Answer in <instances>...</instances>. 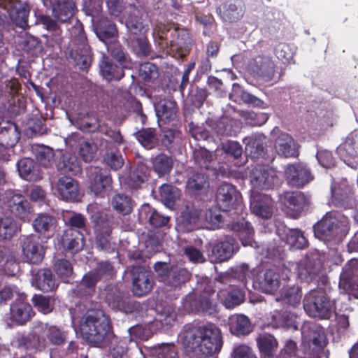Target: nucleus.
Segmentation results:
<instances>
[{
    "label": "nucleus",
    "instance_id": "nucleus-1",
    "mask_svg": "<svg viewBox=\"0 0 358 358\" xmlns=\"http://www.w3.org/2000/svg\"><path fill=\"white\" fill-rule=\"evenodd\" d=\"M182 341L186 348L206 357L219 352L223 345L221 331L213 323L188 327L182 334Z\"/></svg>",
    "mask_w": 358,
    "mask_h": 358
},
{
    "label": "nucleus",
    "instance_id": "nucleus-2",
    "mask_svg": "<svg viewBox=\"0 0 358 358\" xmlns=\"http://www.w3.org/2000/svg\"><path fill=\"white\" fill-rule=\"evenodd\" d=\"M80 331L87 343L102 347L108 343L112 333L110 318L101 309L88 310L82 317Z\"/></svg>",
    "mask_w": 358,
    "mask_h": 358
},
{
    "label": "nucleus",
    "instance_id": "nucleus-3",
    "mask_svg": "<svg viewBox=\"0 0 358 358\" xmlns=\"http://www.w3.org/2000/svg\"><path fill=\"white\" fill-rule=\"evenodd\" d=\"M157 38L162 48L173 58L183 59L189 52L192 38L187 29L162 24L157 31Z\"/></svg>",
    "mask_w": 358,
    "mask_h": 358
},
{
    "label": "nucleus",
    "instance_id": "nucleus-4",
    "mask_svg": "<svg viewBox=\"0 0 358 358\" xmlns=\"http://www.w3.org/2000/svg\"><path fill=\"white\" fill-rule=\"evenodd\" d=\"M66 341V334L59 327L41 322L30 334L21 338L20 344L27 350L41 351L49 345H63Z\"/></svg>",
    "mask_w": 358,
    "mask_h": 358
},
{
    "label": "nucleus",
    "instance_id": "nucleus-5",
    "mask_svg": "<svg viewBox=\"0 0 358 358\" xmlns=\"http://www.w3.org/2000/svg\"><path fill=\"white\" fill-rule=\"evenodd\" d=\"M328 287H317L305 296L303 308L309 316L329 320L335 312V301L331 300L327 293Z\"/></svg>",
    "mask_w": 358,
    "mask_h": 358
},
{
    "label": "nucleus",
    "instance_id": "nucleus-6",
    "mask_svg": "<svg viewBox=\"0 0 358 358\" xmlns=\"http://www.w3.org/2000/svg\"><path fill=\"white\" fill-rule=\"evenodd\" d=\"M315 236L324 241H336L348 231L347 218L334 213H327L314 225Z\"/></svg>",
    "mask_w": 358,
    "mask_h": 358
},
{
    "label": "nucleus",
    "instance_id": "nucleus-7",
    "mask_svg": "<svg viewBox=\"0 0 358 358\" xmlns=\"http://www.w3.org/2000/svg\"><path fill=\"white\" fill-rule=\"evenodd\" d=\"M215 282H208L206 284L199 295L196 293L187 294L183 299V307L189 312L194 313L212 314L216 311L217 303Z\"/></svg>",
    "mask_w": 358,
    "mask_h": 358
},
{
    "label": "nucleus",
    "instance_id": "nucleus-8",
    "mask_svg": "<svg viewBox=\"0 0 358 358\" xmlns=\"http://www.w3.org/2000/svg\"><path fill=\"white\" fill-rule=\"evenodd\" d=\"M73 31L74 36L69 46V57L80 69L87 71L91 65L92 58L88 51L85 32L82 25L75 27Z\"/></svg>",
    "mask_w": 358,
    "mask_h": 358
},
{
    "label": "nucleus",
    "instance_id": "nucleus-9",
    "mask_svg": "<svg viewBox=\"0 0 358 358\" xmlns=\"http://www.w3.org/2000/svg\"><path fill=\"white\" fill-rule=\"evenodd\" d=\"M241 194L236 187L228 182H222L217 189L215 201L222 211L232 209L242 210Z\"/></svg>",
    "mask_w": 358,
    "mask_h": 358
},
{
    "label": "nucleus",
    "instance_id": "nucleus-10",
    "mask_svg": "<svg viewBox=\"0 0 358 358\" xmlns=\"http://www.w3.org/2000/svg\"><path fill=\"white\" fill-rule=\"evenodd\" d=\"M320 266L315 260L306 258L297 266L298 278L307 283L315 282L317 287H327L329 285L328 277L320 274Z\"/></svg>",
    "mask_w": 358,
    "mask_h": 358
},
{
    "label": "nucleus",
    "instance_id": "nucleus-11",
    "mask_svg": "<svg viewBox=\"0 0 358 358\" xmlns=\"http://www.w3.org/2000/svg\"><path fill=\"white\" fill-rule=\"evenodd\" d=\"M246 10L243 0H225L216 7L215 12L224 22L235 23L240 21Z\"/></svg>",
    "mask_w": 358,
    "mask_h": 358
},
{
    "label": "nucleus",
    "instance_id": "nucleus-12",
    "mask_svg": "<svg viewBox=\"0 0 358 358\" xmlns=\"http://www.w3.org/2000/svg\"><path fill=\"white\" fill-rule=\"evenodd\" d=\"M0 8L6 10L13 23L23 29L28 26L29 8L20 1L0 0Z\"/></svg>",
    "mask_w": 358,
    "mask_h": 358
},
{
    "label": "nucleus",
    "instance_id": "nucleus-13",
    "mask_svg": "<svg viewBox=\"0 0 358 358\" xmlns=\"http://www.w3.org/2000/svg\"><path fill=\"white\" fill-rule=\"evenodd\" d=\"M131 274L132 292L135 296H143L152 290L154 280L150 271L143 266H135L132 267Z\"/></svg>",
    "mask_w": 358,
    "mask_h": 358
},
{
    "label": "nucleus",
    "instance_id": "nucleus-14",
    "mask_svg": "<svg viewBox=\"0 0 358 358\" xmlns=\"http://www.w3.org/2000/svg\"><path fill=\"white\" fill-rule=\"evenodd\" d=\"M280 273L273 269L258 271L253 278V285L262 292L273 294L280 286Z\"/></svg>",
    "mask_w": 358,
    "mask_h": 358
},
{
    "label": "nucleus",
    "instance_id": "nucleus-15",
    "mask_svg": "<svg viewBox=\"0 0 358 358\" xmlns=\"http://www.w3.org/2000/svg\"><path fill=\"white\" fill-rule=\"evenodd\" d=\"M250 182L255 188L272 189L278 177L274 170L268 166L257 164L250 171Z\"/></svg>",
    "mask_w": 358,
    "mask_h": 358
},
{
    "label": "nucleus",
    "instance_id": "nucleus-16",
    "mask_svg": "<svg viewBox=\"0 0 358 358\" xmlns=\"http://www.w3.org/2000/svg\"><path fill=\"white\" fill-rule=\"evenodd\" d=\"M284 206L292 211V216L297 217L310 205V195L301 191L286 192L282 195Z\"/></svg>",
    "mask_w": 358,
    "mask_h": 358
},
{
    "label": "nucleus",
    "instance_id": "nucleus-17",
    "mask_svg": "<svg viewBox=\"0 0 358 358\" xmlns=\"http://www.w3.org/2000/svg\"><path fill=\"white\" fill-rule=\"evenodd\" d=\"M248 70L254 77L270 81L275 74V64L270 57L257 55L250 60Z\"/></svg>",
    "mask_w": 358,
    "mask_h": 358
},
{
    "label": "nucleus",
    "instance_id": "nucleus-18",
    "mask_svg": "<svg viewBox=\"0 0 358 358\" xmlns=\"http://www.w3.org/2000/svg\"><path fill=\"white\" fill-rule=\"evenodd\" d=\"M285 176L289 185L299 188L313 179L310 170L301 163L288 164L285 170Z\"/></svg>",
    "mask_w": 358,
    "mask_h": 358
},
{
    "label": "nucleus",
    "instance_id": "nucleus-19",
    "mask_svg": "<svg viewBox=\"0 0 358 358\" xmlns=\"http://www.w3.org/2000/svg\"><path fill=\"white\" fill-rule=\"evenodd\" d=\"M58 197L68 202H78L81 200L78 182L69 176L60 177L57 182Z\"/></svg>",
    "mask_w": 358,
    "mask_h": 358
},
{
    "label": "nucleus",
    "instance_id": "nucleus-20",
    "mask_svg": "<svg viewBox=\"0 0 358 358\" xmlns=\"http://www.w3.org/2000/svg\"><path fill=\"white\" fill-rule=\"evenodd\" d=\"M23 255L27 260L33 264H38L44 259L45 249L35 236H27L22 244Z\"/></svg>",
    "mask_w": 358,
    "mask_h": 358
},
{
    "label": "nucleus",
    "instance_id": "nucleus-21",
    "mask_svg": "<svg viewBox=\"0 0 358 358\" xmlns=\"http://www.w3.org/2000/svg\"><path fill=\"white\" fill-rule=\"evenodd\" d=\"M127 9L128 13L124 15L125 25L129 31V38L146 34L148 27L144 24L142 17L138 15L139 10L137 6L134 4H128Z\"/></svg>",
    "mask_w": 358,
    "mask_h": 358
},
{
    "label": "nucleus",
    "instance_id": "nucleus-22",
    "mask_svg": "<svg viewBox=\"0 0 358 358\" xmlns=\"http://www.w3.org/2000/svg\"><path fill=\"white\" fill-rule=\"evenodd\" d=\"M113 180L110 171L106 169H99L94 172L91 180L90 189L96 196L104 197L112 187Z\"/></svg>",
    "mask_w": 358,
    "mask_h": 358
},
{
    "label": "nucleus",
    "instance_id": "nucleus-23",
    "mask_svg": "<svg viewBox=\"0 0 358 358\" xmlns=\"http://www.w3.org/2000/svg\"><path fill=\"white\" fill-rule=\"evenodd\" d=\"M358 285V259H352L343 268L340 275L339 287L346 292Z\"/></svg>",
    "mask_w": 358,
    "mask_h": 358
},
{
    "label": "nucleus",
    "instance_id": "nucleus-24",
    "mask_svg": "<svg viewBox=\"0 0 358 358\" xmlns=\"http://www.w3.org/2000/svg\"><path fill=\"white\" fill-rule=\"evenodd\" d=\"M34 315L32 306L22 299H16L10 306V318L17 324H25Z\"/></svg>",
    "mask_w": 358,
    "mask_h": 358
},
{
    "label": "nucleus",
    "instance_id": "nucleus-25",
    "mask_svg": "<svg viewBox=\"0 0 358 358\" xmlns=\"http://www.w3.org/2000/svg\"><path fill=\"white\" fill-rule=\"evenodd\" d=\"M62 241L64 248L73 254L79 252L85 245L83 234L80 231L73 228H68L64 230Z\"/></svg>",
    "mask_w": 358,
    "mask_h": 358
},
{
    "label": "nucleus",
    "instance_id": "nucleus-26",
    "mask_svg": "<svg viewBox=\"0 0 358 358\" xmlns=\"http://www.w3.org/2000/svg\"><path fill=\"white\" fill-rule=\"evenodd\" d=\"M331 203L338 208H350L353 204V194L348 186L341 187L337 184L331 185Z\"/></svg>",
    "mask_w": 358,
    "mask_h": 358
},
{
    "label": "nucleus",
    "instance_id": "nucleus-27",
    "mask_svg": "<svg viewBox=\"0 0 358 358\" xmlns=\"http://www.w3.org/2000/svg\"><path fill=\"white\" fill-rule=\"evenodd\" d=\"M101 76L110 82L119 81L124 76V68L115 64L108 57L103 55L99 64Z\"/></svg>",
    "mask_w": 358,
    "mask_h": 358
},
{
    "label": "nucleus",
    "instance_id": "nucleus-28",
    "mask_svg": "<svg viewBox=\"0 0 358 358\" xmlns=\"http://www.w3.org/2000/svg\"><path fill=\"white\" fill-rule=\"evenodd\" d=\"M34 284L36 288L43 292L55 291L59 285L52 271L48 268L36 271L34 276Z\"/></svg>",
    "mask_w": 358,
    "mask_h": 358
},
{
    "label": "nucleus",
    "instance_id": "nucleus-29",
    "mask_svg": "<svg viewBox=\"0 0 358 358\" xmlns=\"http://www.w3.org/2000/svg\"><path fill=\"white\" fill-rule=\"evenodd\" d=\"M273 201L270 196L259 194L252 196L250 201L252 211L256 215L268 219L273 215Z\"/></svg>",
    "mask_w": 358,
    "mask_h": 358
},
{
    "label": "nucleus",
    "instance_id": "nucleus-30",
    "mask_svg": "<svg viewBox=\"0 0 358 358\" xmlns=\"http://www.w3.org/2000/svg\"><path fill=\"white\" fill-rule=\"evenodd\" d=\"M20 138V131L17 124L10 121L0 122V145L14 147Z\"/></svg>",
    "mask_w": 358,
    "mask_h": 358
},
{
    "label": "nucleus",
    "instance_id": "nucleus-31",
    "mask_svg": "<svg viewBox=\"0 0 358 358\" xmlns=\"http://www.w3.org/2000/svg\"><path fill=\"white\" fill-rule=\"evenodd\" d=\"M216 297L226 308H233L244 301L245 294L230 285L227 289H221Z\"/></svg>",
    "mask_w": 358,
    "mask_h": 358
},
{
    "label": "nucleus",
    "instance_id": "nucleus-32",
    "mask_svg": "<svg viewBox=\"0 0 358 358\" xmlns=\"http://www.w3.org/2000/svg\"><path fill=\"white\" fill-rule=\"evenodd\" d=\"M234 251V239L230 238L213 244L211 246L210 253L208 254V256L211 262H222L230 259Z\"/></svg>",
    "mask_w": 358,
    "mask_h": 358
},
{
    "label": "nucleus",
    "instance_id": "nucleus-33",
    "mask_svg": "<svg viewBox=\"0 0 358 358\" xmlns=\"http://www.w3.org/2000/svg\"><path fill=\"white\" fill-rule=\"evenodd\" d=\"M106 301L113 310L125 313H131L138 308V303L120 294H108Z\"/></svg>",
    "mask_w": 358,
    "mask_h": 358
},
{
    "label": "nucleus",
    "instance_id": "nucleus-34",
    "mask_svg": "<svg viewBox=\"0 0 358 358\" xmlns=\"http://www.w3.org/2000/svg\"><path fill=\"white\" fill-rule=\"evenodd\" d=\"M275 148L278 155L289 158L299 155L293 138L287 133L280 134L275 140Z\"/></svg>",
    "mask_w": 358,
    "mask_h": 358
},
{
    "label": "nucleus",
    "instance_id": "nucleus-35",
    "mask_svg": "<svg viewBox=\"0 0 358 358\" xmlns=\"http://www.w3.org/2000/svg\"><path fill=\"white\" fill-rule=\"evenodd\" d=\"M157 117L164 122H169L176 120L177 117V103L172 99H164L155 106Z\"/></svg>",
    "mask_w": 358,
    "mask_h": 358
},
{
    "label": "nucleus",
    "instance_id": "nucleus-36",
    "mask_svg": "<svg viewBox=\"0 0 358 358\" xmlns=\"http://www.w3.org/2000/svg\"><path fill=\"white\" fill-rule=\"evenodd\" d=\"M231 229L238 233L243 245H252L255 231L251 224L243 217L231 223Z\"/></svg>",
    "mask_w": 358,
    "mask_h": 358
},
{
    "label": "nucleus",
    "instance_id": "nucleus-37",
    "mask_svg": "<svg viewBox=\"0 0 358 358\" xmlns=\"http://www.w3.org/2000/svg\"><path fill=\"white\" fill-rule=\"evenodd\" d=\"M95 234H111L113 221V216L103 213L97 212L91 217Z\"/></svg>",
    "mask_w": 358,
    "mask_h": 358
},
{
    "label": "nucleus",
    "instance_id": "nucleus-38",
    "mask_svg": "<svg viewBox=\"0 0 358 358\" xmlns=\"http://www.w3.org/2000/svg\"><path fill=\"white\" fill-rule=\"evenodd\" d=\"M10 212L16 217L24 219L30 211V204L26 197L22 194H14L8 201Z\"/></svg>",
    "mask_w": 358,
    "mask_h": 358
},
{
    "label": "nucleus",
    "instance_id": "nucleus-39",
    "mask_svg": "<svg viewBox=\"0 0 358 358\" xmlns=\"http://www.w3.org/2000/svg\"><path fill=\"white\" fill-rule=\"evenodd\" d=\"M76 5L72 0L58 1L52 6L53 16L61 22H66L74 14Z\"/></svg>",
    "mask_w": 358,
    "mask_h": 358
},
{
    "label": "nucleus",
    "instance_id": "nucleus-40",
    "mask_svg": "<svg viewBox=\"0 0 358 358\" xmlns=\"http://www.w3.org/2000/svg\"><path fill=\"white\" fill-rule=\"evenodd\" d=\"M95 31L100 40L106 42L117 34L116 25L107 17H101L96 23Z\"/></svg>",
    "mask_w": 358,
    "mask_h": 358
},
{
    "label": "nucleus",
    "instance_id": "nucleus-41",
    "mask_svg": "<svg viewBox=\"0 0 358 358\" xmlns=\"http://www.w3.org/2000/svg\"><path fill=\"white\" fill-rule=\"evenodd\" d=\"M57 169L64 173L76 175L81 170L77 157L71 153L63 154L57 164Z\"/></svg>",
    "mask_w": 358,
    "mask_h": 358
},
{
    "label": "nucleus",
    "instance_id": "nucleus-42",
    "mask_svg": "<svg viewBox=\"0 0 358 358\" xmlns=\"http://www.w3.org/2000/svg\"><path fill=\"white\" fill-rule=\"evenodd\" d=\"M208 186V176L202 172H194L187 179L186 187L189 194H199Z\"/></svg>",
    "mask_w": 358,
    "mask_h": 358
},
{
    "label": "nucleus",
    "instance_id": "nucleus-43",
    "mask_svg": "<svg viewBox=\"0 0 358 358\" xmlns=\"http://www.w3.org/2000/svg\"><path fill=\"white\" fill-rule=\"evenodd\" d=\"M258 348L262 358H274L273 352L278 348V342L271 334H264L257 338Z\"/></svg>",
    "mask_w": 358,
    "mask_h": 358
},
{
    "label": "nucleus",
    "instance_id": "nucleus-44",
    "mask_svg": "<svg viewBox=\"0 0 358 358\" xmlns=\"http://www.w3.org/2000/svg\"><path fill=\"white\" fill-rule=\"evenodd\" d=\"M280 296L285 303L296 307L301 300V288L296 285L284 286L281 290Z\"/></svg>",
    "mask_w": 358,
    "mask_h": 358
},
{
    "label": "nucleus",
    "instance_id": "nucleus-45",
    "mask_svg": "<svg viewBox=\"0 0 358 358\" xmlns=\"http://www.w3.org/2000/svg\"><path fill=\"white\" fill-rule=\"evenodd\" d=\"M152 166L154 171L159 177H162L169 174L171 171L173 166V161L171 157L160 153L152 159Z\"/></svg>",
    "mask_w": 358,
    "mask_h": 358
},
{
    "label": "nucleus",
    "instance_id": "nucleus-46",
    "mask_svg": "<svg viewBox=\"0 0 358 358\" xmlns=\"http://www.w3.org/2000/svg\"><path fill=\"white\" fill-rule=\"evenodd\" d=\"M113 208L122 215H129L133 210L131 198L124 194H115L111 200Z\"/></svg>",
    "mask_w": 358,
    "mask_h": 358
},
{
    "label": "nucleus",
    "instance_id": "nucleus-47",
    "mask_svg": "<svg viewBox=\"0 0 358 358\" xmlns=\"http://www.w3.org/2000/svg\"><path fill=\"white\" fill-rule=\"evenodd\" d=\"M231 332L236 336H245L252 331L249 318L243 315H238L231 321Z\"/></svg>",
    "mask_w": 358,
    "mask_h": 358
},
{
    "label": "nucleus",
    "instance_id": "nucleus-48",
    "mask_svg": "<svg viewBox=\"0 0 358 358\" xmlns=\"http://www.w3.org/2000/svg\"><path fill=\"white\" fill-rule=\"evenodd\" d=\"M190 279V273L186 268L171 266V273L166 283L168 286L172 287H180Z\"/></svg>",
    "mask_w": 358,
    "mask_h": 358
},
{
    "label": "nucleus",
    "instance_id": "nucleus-49",
    "mask_svg": "<svg viewBox=\"0 0 358 358\" xmlns=\"http://www.w3.org/2000/svg\"><path fill=\"white\" fill-rule=\"evenodd\" d=\"M296 315L289 311H278L272 316V322L276 328H291L296 329Z\"/></svg>",
    "mask_w": 358,
    "mask_h": 358
},
{
    "label": "nucleus",
    "instance_id": "nucleus-50",
    "mask_svg": "<svg viewBox=\"0 0 358 358\" xmlns=\"http://www.w3.org/2000/svg\"><path fill=\"white\" fill-rule=\"evenodd\" d=\"M199 215L196 210H187L184 211L179 222V227L185 232L192 231L197 228Z\"/></svg>",
    "mask_w": 358,
    "mask_h": 358
},
{
    "label": "nucleus",
    "instance_id": "nucleus-51",
    "mask_svg": "<svg viewBox=\"0 0 358 358\" xmlns=\"http://www.w3.org/2000/svg\"><path fill=\"white\" fill-rule=\"evenodd\" d=\"M193 158L195 164L200 169L210 170L213 168V155L206 148L195 149L193 152Z\"/></svg>",
    "mask_w": 358,
    "mask_h": 358
},
{
    "label": "nucleus",
    "instance_id": "nucleus-52",
    "mask_svg": "<svg viewBox=\"0 0 358 358\" xmlns=\"http://www.w3.org/2000/svg\"><path fill=\"white\" fill-rule=\"evenodd\" d=\"M140 144L148 150L155 148L157 143L156 131L153 128L142 129L135 133Z\"/></svg>",
    "mask_w": 358,
    "mask_h": 358
},
{
    "label": "nucleus",
    "instance_id": "nucleus-53",
    "mask_svg": "<svg viewBox=\"0 0 358 358\" xmlns=\"http://www.w3.org/2000/svg\"><path fill=\"white\" fill-rule=\"evenodd\" d=\"M56 224L55 218L46 213H41L33 221V227L36 231L45 234Z\"/></svg>",
    "mask_w": 358,
    "mask_h": 358
},
{
    "label": "nucleus",
    "instance_id": "nucleus-54",
    "mask_svg": "<svg viewBox=\"0 0 358 358\" xmlns=\"http://www.w3.org/2000/svg\"><path fill=\"white\" fill-rule=\"evenodd\" d=\"M108 50L111 57L117 60L122 67L124 69L128 68L131 64V59L129 54L120 44H111L108 47Z\"/></svg>",
    "mask_w": 358,
    "mask_h": 358
},
{
    "label": "nucleus",
    "instance_id": "nucleus-55",
    "mask_svg": "<svg viewBox=\"0 0 358 358\" xmlns=\"http://www.w3.org/2000/svg\"><path fill=\"white\" fill-rule=\"evenodd\" d=\"M195 22L203 26V34L210 36L213 34V29L216 27L215 18L212 14H204L201 12L194 13Z\"/></svg>",
    "mask_w": 358,
    "mask_h": 358
},
{
    "label": "nucleus",
    "instance_id": "nucleus-56",
    "mask_svg": "<svg viewBox=\"0 0 358 358\" xmlns=\"http://www.w3.org/2000/svg\"><path fill=\"white\" fill-rule=\"evenodd\" d=\"M101 280L99 276L90 271L84 275L80 285V291L82 294L92 296L95 292L97 282Z\"/></svg>",
    "mask_w": 358,
    "mask_h": 358
},
{
    "label": "nucleus",
    "instance_id": "nucleus-57",
    "mask_svg": "<svg viewBox=\"0 0 358 358\" xmlns=\"http://www.w3.org/2000/svg\"><path fill=\"white\" fill-rule=\"evenodd\" d=\"M286 242L292 247L301 249L308 245V241L303 232L297 229H289L286 232Z\"/></svg>",
    "mask_w": 358,
    "mask_h": 358
},
{
    "label": "nucleus",
    "instance_id": "nucleus-58",
    "mask_svg": "<svg viewBox=\"0 0 358 358\" xmlns=\"http://www.w3.org/2000/svg\"><path fill=\"white\" fill-rule=\"evenodd\" d=\"M34 152L37 162L44 167H48L54 159L53 150L45 145H37L34 148Z\"/></svg>",
    "mask_w": 358,
    "mask_h": 358
},
{
    "label": "nucleus",
    "instance_id": "nucleus-59",
    "mask_svg": "<svg viewBox=\"0 0 358 358\" xmlns=\"http://www.w3.org/2000/svg\"><path fill=\"white\" fill-rule=\"evenodd\" d=\"M16 230L17 225L12 217H0V241L10 240Z\"/></svg>",
    "mask_w": 358,
    "mask_h": 358
},
{
    "label": "nucleus",
    "instance_id": "nucleus-60",
    "mask_svg": "<svg viewBox=\"0 0 358 358\" xmlns=\"http://www.w3.org/2000/svg\"><path fill=\"white\" fill-rule=\"evenodd\" d=\"M132 46L138 55L148 56L150 53L151 46L146 36V34L130 37Z\"/></svg>",
    "mask_w": 358,
    "mask_h": 358
},
{
    "label": "nucleus",
    "instance_id": "nucleus-61",
    "mask_svg": "<svg viewBox=\"0 0 358 358\" xmlns=\"http://www.w3.org/2000/svg\"><path fill=\"white\" fill-rule=\"evenodd\" d=\"M147 180V174L143 171L142 167H138L131 171L127 178L126 183L130 189H137L140 188Z\"/></svg>",
    "mask_w": 358,
    "mask_h": 358
},
{
    "label": "nucleus",
    "instance_id": "nucleus-62",
    "mask_svg": "<svg viewBox=\"0 0 358 358\" xmlns=\"http://www.w3.org/2000/svg\"><path fill=\"white\" fill-rule=\"evenodd\" d=\"M35 163L31 158L25 157L20 159L17 163V167L20 176L27 180H32L34 174Z\"/></svg>",
    "mask_w": 358,
    "mask_h": 358
},
{
    "label": "nucleus",
    "instance_id": "nucleus-63",
    "mask_svg": "<svg viewBox=\"0 0 358 358\" xmlns=\"http://www.w3.org/2000/svg\"><path fill=\"white\" fill-rule=\"evenodd\" d=\"M139 76L145 82H152L159 76L157 65L151 62H144L139 66Z\"/></svg>",
    "mask_w": 358,
    "mask_h": 358
},
{
    "label": "nucleus",
    "instance_id": "nucleus-64",
    "mask_svg": "<svg viewBox=\"0 0 358 358\" xmlns=\"http://www.w3.org/2000/svg\"><path fill=\"white\" fill-rule=\"evenodd\" d=\"M341 149L349 156H358V130L352 131L346 138Z\"/></svg>",
    "mask_w": 358,
    "mask_h": 358
}]
</instances>
